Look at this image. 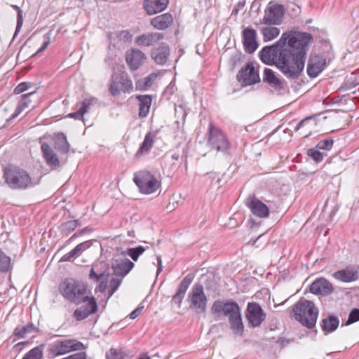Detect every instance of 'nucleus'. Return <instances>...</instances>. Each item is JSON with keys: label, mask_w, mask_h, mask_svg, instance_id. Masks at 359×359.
<instances>
[{"label": "nucleus", "mask_w": 359, "mask_h": 359, "mask_svg": "<svg viewBox=\"0 0 359 359\" xmlns=\"http://www.w3.org/2000/svg\"><path fill=\"white\" fill-rule=\"evenodd\" d=\"M312 41V34L309 32H284L274 44L262 48L259 59L266 65L274 64L287 79L296 80L304 69L306 55Z\"/></svg>", "instance_id": "f257e3e1"}, {"label": "nucleus", "mask_w": 359, "mask_h": 359, "mask_svg": "<svg viewBox=\"0 0 359 359\" xmlns=\"http://www.w3.org/2000/svg\"><path fill=\"white\" fill-rule=\"evenodd\" d=\"M290 315L303 326L312 329L316 324L318 309L312 301L301 298L292 306Z\"/></svg>", "instance_id": "f03ea898"}, {"label": "nucleus", "mask_w": 359, "mask_h": 359, "mask_svg": "<svg viewBox=\"0 0 359 359\" xmlns=\"http://www.w3.org/2000/svg\"><path fill=\"white\" fill-rule=\"evenodd\" d=\"M6 183L12 189H26L39 184V181L32 180L29 174L22 168L15 165H8L4 170Z\"/></svg>", "instance_id": "7ed1b4c3"}, {"label": "nucleus", "mask_w": 359, "mask_h": 359, "mask_svg": "<svg viewBox=\"0 0 359 359\" xmlns=\"http://www.w3.org/2000/svg\"><path fill=\"white\" fill-rule=\"evenodd\" d=\"M59 291L65 299L76 305L85 303L86 299L90 297L86 295V285L74 278H66L62 281L59 285Z\"/></svg>", "instance_id": "20e7f679"}, {"label": "nucleus", "mask_w": 359, "mask_h": 359, "mask_svg": "<svg viewBox=\"0 0 359 359\" xmlns=\"http://www.w3.org/2000/svg\"><path fill=\"white\" fill-rule=\"evenodd\" d=\"M86 348V346L82 342L75 339L57 340L49 344L48 354L49 358H55L72 351H81Z\"/></svg>", "instance_id": "39448f33"}, {"label": "nucleus", "mask_w": 359, "mask_h": 359, "mask_svg": "<svg viewBox=\"0 0 359 359\" xmlns=\"http://www.w3.org/2000/svg\"><path fill=\"white\" fill-rule=\"evenodd\" d=\"M207 137L208 144L212 149L226 153L231 147V143L226 134L212 122L209 123Z\"/></svg>", "instance_id": "423d86ee"}, {"label": "nucleus", "mask_w": 359, "mask_h": 359, "mask_svg": "<svg viewBox=\"0 0 359 359\" xmlns=\"http://www.w3.org/2000/svg\"><path fill=\"white\" fill-rule=\"evenodd\" d=\"M133 182L138 187L139 191L144 194H153L161 187V182L147 170L135 172Z\"/></svg>", "instance_id": "0eeeda50"}, {"label": "nucleus", "mask_w": 359, "mask_h": 359, "mask_svg": "<svg viewBox=\"0 0 359 359\" xmlns=\"http://www.w3.org/2000/svg\"><path fill=\"white\" fill-rule=\"evenodd\" d=\"M189 308L196 313H205L208 297L204 292V287L201 283H195L188 295Z\"/></svg>", "instance_id": "6e6552de"}, {"label": "nucleus", "mask_w": 359, "mask_h": 359, "mask_svg": "<svg viewBox=\"0 0 359 359\" xmlns=\"http://www.w3.org/2000/svg\"><path fill=\"white\" fill-rule=\"evenodd\" d=\"M211 311L217 317H227L229 320L241 312L238 304L235 301L220 299L213 302Z\"/></svg>", "instance_id": "1a4fd4ad"}, {"label": "nucleus", "mask_w": 359, "mask_h": 359, "mask_svg": "<svg viewBox=\"0 0 359 359\" xmlns=\"http://www.w3.org/2000/svg\"><path fill=\"white\" fill-rule=\"evenodd\" d=\"M133 88V82L126 72L116 73L111 76L109 92L112 96H117L121 91L130 92Z\"/></svg>", "instance_id": "9d476101"}, {"label": "nucleus", "mask_w": 359, "mask_h": 359, "mask_svg": "<svg viewBox=\"0 0 359 359\" xmlns=\"http://www.w3.org/2000/svg\"><path fill=\"white\" fill-rule=\"evenodd\" d=\"M262 82L271 93L278 95H283L286 91L285 81L278 78L271 69H264Z\"/></svg>", "instance_id": "9b49d317"}, {"label": "nucleus", "mask_w": 359, "mask_h": 359, "mask_svg": "<svg viewBox=\"0 0 359 359\" xmlns=\"http://www.w3.org/2000/svg\"><path fill=\"white\" fill-rule=\"evenodd\" d=\"M245 316L248 322V326L251 328L260 327L266 318V314L261 306L255 302L248 303Z\"/></svg>", "instance_id": "f8f14e48"}, {"label": "nucleus", "mask_w": 359, "mask_h": 359, "mask_svg": "<svg viewBox=\"0 0 359 359\" xmlns=\"http://www.w3.org/2000/svg\"><path fill=\"white\" fill-rule=\"evenodd\" d=\"M285 9L282 4H269L264 10V15L262 22L266 25H279L282 23Z\"/></svg>", "instance_id": "ddd939ff"}, {"label": "nucleus", "mask_w": 359, "mask_h": 359, "mask_svg": "<svg viewBox=\"0 0 359 359\" xmlns=\"http://www.w3.org/2000/svg\"><path fill=\"white\" fill-rule=\"evenodd\" d=\"M236 79L242 86H249L260 82L259 72L255 70L252 62H247L245 67L239 70Z\"/></svg>", "instance_id": "4468645a"}, {"label": "nucleus", "mask_w": 359, "mask_h": 359, "mask_svg": "<svg viewBox=\"0 0 359 359\" xmlns=\"http://www.w3.org/2000/svg\"><path fill=\"white\" fill-rule=\"evenodd\" d=\"M327 66L326 57L323 54L312 52L307 62V74L311 79L316 78Z\"/></svg>", "instance_id": "2eb2a0df"}, {"label": "nucleus", "mask_w": 359, "mask_h": 359, "mask_svg": "<svg viewBox=\"0 0 359 359\" xmlns=\"http://www.w3.org/2000/svg\"><path fill=\"white\" fill-rule=\"evenodd\" d=\"M135 264L128 258H115L111 262L113 274L123 278L134 268Z\"/></svg>", "instance_id": "dca6fc26"}, {"label": "nucleus", "mask_w": 359, "mask_h": 359, "mask_svg": "<svg viewBox=\"0 0 359 359\" xmlns=\"http://www.w3.org/2000/svg\"><path fill=\"white\" fill-rule=\"evenodd\" d=\"M87 304L75 309L73 317L77 320L81 321L88 318L90 314L95 313L97 311V304L94 297L86 299Z\"/></svg>", "instance_id": "f3484780"}, {"label": "nucleus", "mask_w": 359, "mask_h": 359, "mask_svg": "<svg viewBox=\"0 0 359 359\" xmlns=\"http://www.w3.org/2000/svg\"><path fill=\"white\" fill-rule=\"evenodd\" d=\"M245 205L254 215L259 218L267 217L269 215L268 206L255 196H249L246 200Z\"/></svg>", "instance_id": "a211bd4d"}, {"label": "nucleus", "mask_w": 359, "mask_h": 359, "mask_svg": "<svg viewBox=\"0 0 359 359\" xmlns=\"http://www.w3.org/2000/svg\"><path fill=\"white\" fill-rule=\"evenodd\" d=\"M243 44L247 53L252 54L255 52L259 46L255 29L248 27L243 31Z\"/></svg>", "instance_id": "6ab92c4d"}, {"label": "nucleus", "mask_w": 359, "mask_h": 359, "mask_svg": "<svg viewBox=\"0 0 359 359\" xmlns=\"http://www.w3.org/2000/svg\"><path fill=\"white\" fill-rule=\"evenodd\" d=\"M146 59L145 54L137 48H132L126 53V60L129 68L134 71L139 69Z\"/></svg>", "instance_id": "aec40b11"}, {"label": "nucleus", "mask_w": 359, "mask_h": 359, "mask_svg": "<svg viewBox=\"0 0 359 359\" xmlns=\"http://www.w3.org/2000/svg\"><path fill=\"white\" fill-rule=\"evenodd\" d=\"M332 284L325 278H319L310 285V292L315 294L328 295L333 292Z\"/></svg>", "instance_id": "412c9836"}, {"label": "nucleus", "mask_w": 359, "mask_h": 359, "mask_svg": "<svg viewBox=\"0 0 359 359\" xmlns=\"http://www.w3.org/2000/svg\"><path fill=\"white\" fill-rule=\"evenodd\" d=\"M194 280V276L191 273L187 274L177 287L176 292L172 297L171 302L180 307L182 302L185 296L190 284Z\"/></svg>", "instance_id": "4be33fe9"}, {"label": "nucleus", "mask_w": 359, "mask_h": 359, "mask_svg": "<svg viewBox=\"0 0 359 359\" xmlns=\"http://www.w3.org/2000/svg\"><path fill=\"white\" fill-rule=\"evenodd\" d=\"M108 38L111 45L120 48L125 43L132 41L133 34L128 30H121L109 34Z\"/></svg>", "instance_id": "5701e85b"}, {"label": "nucleus", "mask_w": 359, "mask_h": 359, "mask_svg": "<svg viewBox=\"0 0 359 359\" xmlns=\"http://www.w3.org/2000/svg\"><path fill=\"white\" fill-rule=\"evenodd\" d=\"M41 149L46 164L51 167L52 169H56L62 165V163L60 161L58 156L48 144L46 142L42 143Z\"/></svg>", "instance_id": "b1692460"}, {"label": "nucleus", "mask_w": 359, "mask_h": 359, "mask_svg": "<svg viewBox=\"0 0 359 359\" xmlns=\"http://www.w3.org/2000/svg\"><path fill=\"white\" fill-rule=\"evenodd\" d=\"M170 53L169 46L166 43L163 42L158 47L151 50V57L156 64L163 65L167 62Z\"/></svg>", "instance_id": "393cba45"}, {"label": "nucleus", "mask_w": 359, "mask_h": 359, "mask_svg": "<svg viewBox=\"0 0 359 359\" xmlns=\"http://www.w3.org/2000/svg\"><path fill=\"white\" fill-rule=\"evenodd\" d=\"M169 0H144L143 8L148 15H154L166 9Z\"/></svg>", "instance_id": "a878e982"}, {"label": "nucleus", "mask_w": 359, "mask_h": 359, "mask_svg": "<svg viewBox=\"0 0 359 359\" xmlns=\"http://www.w3.org/2000/svg\"><path fill=\"white\" fill-rule=\"evenodd\" d=\"M173 22V17L170 13H165L157 15L150 20L151 25L158 30H165Z\"/></svg>", "instance_id": "bb28decb"}, {"label": "nucleus", "mask_w": 359, "mask_h": 359, "mask_svg": "<svg viewBox=\"0 0 359 359\" xmlns=\"http://www.w3.org/2000/svg\"><path fill=\"white\" fill-rule=\"evenodd\" d=\"M109 275V273L106 271L97 273L95 270V266H93L89 273V278L95 282L100 281L98 286L95 289V292H104L106 290Z\"/></svg>", "instance_id": "cd10ccee"}, {"label": "nucleus", "mask_w": 359, "mask_h": 359, "mask_svg": "<svg viewBox=\"0 0 359 359\" xmlns=\"http://www.w3.org/2000/svg\"><path fill=\"white\" fill-rule=\"evenodd\" d=\"M164 38V34L160 32L143 34L135 38V43L140 46H150Z\"/></svg>", "instance_id": "c85d7f7f"}, {"label": "nucleus", "mask_w": 359, "mask_h": 359, "mask_svg": "<svg viewBox=\"0 0 359 359\" xmlns=\"http://www.w3.org/2000/svg\"><path fill=\"white\" fill-rule=\"evenodd\" d=\"M97 102V99L94 97L84 99L81 102V107L75 112L69 113L67 116L75 120H82L83 115L88 111L90 106Z\"/></svg>", "instance_id": "c756f323"}, {"label": "nucleus", "mask_w": 359, "mask_h": 359, "mask_svg": "<svg viewBox=\"0 0 359 359\" xmlns=\"http://www.w3.org/2000/svg\"><path fill=\"white\" fill-rule=\"evenodd\" d=\"M135 99L139 102V117L145 118L151 108L152 96L150 95H137Z\"/></svg>", "instance_id": "7c9ffc66"}, {"label": "nucleus", "mask_w": 359, "mask_h": 359, "mask_svg": "<svg viewBox=\"0 0 359 359\" xmlns=\"http://www.w3.org/2000/svg\"><path fill=\"white\" fill-rule=\"evenodd\" d=\"M91 245L90 241H87L79 243L77 245L74 249H72L70 252L64 255L61 259L60 262H72L76 257L79 256L83 251L89 248Z\"/></svg>", "instance_id": "2f4dec72"}, {"label": "nucleus", "mask_w": 359, "mask_h": 359, "mask_svg": "<svg viewBox=\"0 0 359 359\" xmlns=\"http://www.w3.org/2000/svg\"><path fill=\"white\" fill-rule=\"evenodd\" d=\"M339 325V319L332 314L328 315L320 322V327L325 334L334 332L338 328Z\"/></svg>", "instance_id": "473e14b6"}, {"label": "nucleus", "mask_w": 359, "mask_h": 359, "mask_svg": "<svg viewBox=\"0 0 359 359\" xmlns=\"http://www.w3.org/2000/svg\"><path fill=\"white\" fill-rule=\"evenodd\" d=\"M53 147L57 151L62 154H67L70 149V145L67 142V137L63 133H57L53 137Z\"/></svg>", "instance_id": "72a5a7b5"}, {"label": "nucleus", "mask_w": 359, "mask_h": 359, "mask_svg": "<svg viewBox=\"0 0 359 359\" xmlns=\"http://www.w3.org/2000/svg\"><path fill=\"white\" fill-rule=\"evenodd\" d=\"M358 271L353 269L339 270L333 273V277L341 282L350 283L358 279Z\"/></svg>", "instance_id": "f704fd0d"}, {"label": "nucleus", "mask_w": 359, "mask_h": 359, "mask_svg": "<svg viewBox=\"0 0 359 359\" xmlns=\"http://www.w3.org/2000/svg\"><path fill=\"white\" fill-rule=\"evenodd\" d=\"M32 332H39L40 330L39 328L35 327L33 323H28L23 327H16L14 329L13 336L14 337L13 341H15L20 339H24L27 337L28 334L32 333Z\"/></svg>", "instance_id": "c9c22d12"}, {"label": "nucleus", "mask_w": 359, "mask_h": 359, "mask_svg": "<svg viewBox=\"0 0 359 359\" xmlns=\"http://www.w3.org/2000/svg\"><path fill=\"white\" fill-rule=\"evenodd\" d=\"M154 136L155 135L152 134L151 132H149L145 135L144 139L135 154L137 157H140L144 154L149 153V151L151 150L154 145Z\"/></svg>", "instance_id": "e433bc0d"}, {"label": "nucleus", "mask_w": 359, "mask_h": 359, "mask_svg": "<svg viewBox=\"0 0 359 359\" xmlns=\"http://www.w3.org/2000/svg\"><path fill=\"white\" fill-rule=\"evenodd\" d=\"M231 330L233 334L238 336H243L245 327L242 320L241 312L229 320Z\"/></svg>", "instance_id": "4c0bfd02"}, {"label": "nucleus", "mask_w": 359, "mask_h": 359, "mask_svg": "<svg viewBox=\"0 0 359 359\" xmlns=\"http://www.w3.org/2000/svg\"><path fill=\"white\" fill-rule=\"evenodd\" d=\"M34 92L29 93L22 95L21 100L19 101L15 111L12 115L11 118H15L25 109L29 107L30 103L29 97L34 95Z\"/></svg>", "instance_id": "58836bf2"}, {"label": "nucleus", "mask_w": 359, "mask_h": 359, "mask_svg": "<svg viewBox=\"0 0 359 359\" xmlns=\"http://www.w3.org/2000/svg\"><path fill=\"white\" fill-rule=\"evenodd\" d=\"M79 225L80 223L78 219L69 220L62 223L59 226V229L63 236H67Z\"/></svg>", "instance_id": "ea45409f"}, {"label": "nucleus", "mask_w": 359, "mask_h": 359, "mask_svg": "<svg viewBox=\"0 0 359 359\" xmlns=\"http://www.w3.org/2000/svg\"><path fill=\"white\" fill-rule=\"evenodd\" d=\"M146 250V248L142 245L135 248H128L126 250L121 252L122 255L129 256L133 261L137 262L140 255Z\"/></svg>", "instance_id": "a19ab883"}, {"label": "nucleus", "mask_w": 359, "mask_h": 359, "mask_svg": "<svg viewBox=\"0 0 359 359\" xmlns=\"http://www.w3.org/2000/svg\"><path fill=\"white\" fill-rule=\"evenodd\" d=\"M264 27L261 29V32L263 34V39L264 41H272L276 38L279 34L280 30L276 27Z\"/></svg>", "instance_id": "79ce46f5"}, {"label": "nucleus", "mask_w": 359, "mask_h": 359, "mask_svg": "<svg viewBox=\"0 0 359 359\" xmlns=\"http://www.w3.org/2000/svg\"><path fill=\"white\" fill-rule=\"evenodd\" d=\"M45 345H39L26 353L22 359H43Z\"/></svg>", "instance_id": "37998d69"}, {"label": "nucleus", "mask_w": 359, "mask_h": 359, "mask_svg": "<svg viewBox=\"0 0 359 359\" xmlns=\"http://www.w3.org/2000/svg\"><path fill=\"white\" fill-rule=\"evenodd\" d=\"M12 269L11 259L0 248V272L7 273Z\"/></svg>", "instance_id": "c03bdc74"}, {"label": "nucleus", "mask_w": 359, "mask_h": 359, "mask_svg": "<svg viewBox=\"0 0 359 359\" xmlns=\"http://www.w3.org/2000/svg\"><path fill=\"white\" fill-rule=\"evenodd\" d=\"M156 77V74H151L148 76L145 77L142 81H139L136 83V89L140 90H147L152 86Z\"/></svg>", "instance_id": "a18cd8bd"}, {"label": "nucleus", "mask_w": 359, "mask_h": 359, "mask_svg": "<svg viewBox=\"0 0 359 359\" xmlns=\"http://www.w3.org/2000/svg\"><path fill=\"white\" fill-rule=\"evenodd\" d=\"M244 55L241 51L235 50L229 59V65L232 70L241 64Z\"/></svg>", "instance_id": "49530a36"}, {"label": "nucleus", "mask_w": 359, "mask_h": 359, "mask_svg": "<svg viewBox=\"0 0 359 359\" xmlns=\"http://www.w3.org/2000/svg\"><path fill=\"white\" fill-rule=\"evenodd\" d=\"M306 154L317 163L321 162L325 156V154L320 152V149H318L316 147L315 148L309 149L306 151Z\"/></svg>", "instance_id": "de8ad7c7"}, {"label": "nucleus", "mask_w": 359, "mask_h": 359, "mask_svg": "<svg viewBox=\"0 0 359 359\" xmlns=\"http://www.w3.org/2000/svg\"><path fill=\"white\" fill-rule=\"evenodd\" d=\"M333 144L334 140L332 138H327L319 141L316 147L320 150L330 151L332 149Z\"/></svg>", "instance_id": "09e8293b"}, {"label": "nucleus", "mask_w": 359, "mask_h": 359, "mask_svg": "<svg viewBox=\"0 0 359 359\" xmlns=\"http://www.w3.org/2000/svg\"><path fill=\"white\" fill-rule=\"evenodd\" d=\"M358 321H359V309L355 308L351 311L347 320L345 322V323L342 324V326L350 325Z\"/></svg>", "instance_id": "8fccbe9b"}, {"label": "nucleus", "mask_w": 359, "mask_h": 359, "mask_svg": "<svg viewBox=\"0 0 359 359\" xmlns=\"http://www.w3.org/2000/svg\"><path fill=\"white\" fill-rule=\"evenodd\" d=\"M121 278H113L110 280L109 283V287L110 289L109 290V298L111 297L113 294L117 290L118 287L120 286L121 282H122Z\"/></svg>", "instance_id": "3c124183"}, {"label": "nucleus", "mask_w": 359, "mask_h": 359, "mask_svg": "<svg viewBox=\"0 0 359 359\" xmlns=\"http://www.w3.org/2000/svg\"><path fill=\"white\" fill-rule=\"evenodd\" d=\"M107 359H126V355L116 349H110L109 353L106 354Z\"/></svg>", "instance_id": "603ef678"}, {"label": "nucleus", "mask_w": 359, "mask_h": 359, "mask_svg": "<svg viewBox=\"0 0 359 359\" xmlns=\"http://www.w3.org/2000/svg\"><path fill=\"white\" fill-rule=\"evenodd\" d=\"M15 10L17 11L18 15H17V25H16V29H15V35L17 34V32L21 29L22 22H23V18H22V11L20 8L18 6H13Z\"/></svg>", "instance_id": "864d4df0"}, {"label": "nucleus", "mask_w": 359, "mask_h": 359, "mask_svg": "<svg viewBox=\"0 0 359 359\" xmlns=\"http://www.w3.org/2000/svg\"><path fill=\"white\" fill-rule=\"evenodd\" d=\"M31 86L30 83L22 82L19 83L14 89L15 94H20L28 90Z\"/></svg>", "instance_id": "5fc2aeb1"}, {"label": "nucleus", "mask_w": 359, "mask_h": 359, "mask_svg": "<svg viewBox=\"0 0 359 359\" xmlns=\"http://www.w3.org/2000/svg\"><path fill=\"white\" fill-rule=\"evenodd\" d=\"M44 42L43 43V45L41 46V48L35 53L32 55V57H34L35 55H36L37 54L43 52V50H45L48 46L49 45L50 43V33H46L44 36Z\"/></svg>", "instance_id": "6e6d98bb"}, {"label": "nucleus", "mask_w": 359, "mask_h": 359, "mask_svg": "<svg viewBox=\"0 0 359 359\" xmlns=\"http://www.w3.org/2000/svg\"><path fill=\"white\" fill-rule=\"evenodd\" d=\"M93 231V228L90 226H86L82 229L79 230L77 232H76L74 235H72L70 238L69 239V241L74 240V238L82 236L84 233H89Z\"/></svg>", "instance_id": "4d7b16f0"}, {"label": "nucleus", "mask_w": 359, "mask_h": 359, "mask_svg": "<svg viewBox=\"0 0 359 359\" xmlns=\"http://www.w3.org/2000/svg\"><path fill=\"white\" fill-rule=\"evenodd\" d=\"M354 79L355 76L353 77L352 76L346 79L345 85L347 86L348 89H351L353 87H355L359 83L358 81H355Z\"/></svg>", "instance_id": "13d9d810"}, {"label": "nucleus", "mask_w": 359, "mask_h": 359, "mask_svg": "<svg viewBox=\"0 0 359 359\" xmlns=\"http://www.w3.org/2000/svg\"><path fill=\"white\" fill-rule=\"evenodd\" d=\"M315 116H316V115H312V116H307V117L304 118V119L301 120L295 126L294 130H299L306 123L313 119L315 118Z\"/></svg>", "instance_id": "bf43d9fd"}, {"label": "nucleus", "mask_w": 359, "mask_h": 359, "mask_svg": "<svg viewBox=\"0 0 359 359\" xmlns=\"http://www.w3.org/2000/svg\"><path fill=\"white\" fill-rule=\"evenodd\" d=\"M260 8H261V3L259 2V1L255 0L251 4L250 11L252 12H255V13H258L260 11Z\"/></svg>", "instance_id": "052dcab7"}, {"label": "nucleus", "mask_w": 359, "mask_h": 359, "mask_svg": "<svg viewBox=\"0 0 359 359\" xmlns=\"http://www.w3.org/2000/svg\"><path fill=\"white\" fill-rule=\"evenodd\" d=\"M143 306H138L135 310H133L129 315L130 319H135L140 316L142 312Z\"/></svg>", "instance_id": "680f3d73"}, {"label": "nucleus", "mask_w": 359, "mask_h": 359, "mask_svg": "<svg viewBox=\"0 0 359 359\" xmlns=\"http://www.w3.org/2000/svg\"><path fill=\"white\" fill-rule=\"evenodd\" d=\"M175 86L174 85H171V83H170L169 86H168L166 87V88L164 90V92L163 93L165 95H172L174 93H175Z\"/></svg>", "instance_id": "e2e57ef3"}, {"label": "nucleus", "mask_w": 359, "mask_h": 359, "mask_svg": "<svg viewBox=\"0 0 359 359\" xmlns=\"http://www.w3.org/2000/svg\"><path fill=\"white\" fill-rule=\"evenodd\" d=\"M292 341V339H285L284 337H280V338L278 339L277 342L278 344H280L282 346H285L286 345L290 344V341Z\"/></svg>", "instance_id": "0e129e2a"}, {"label": "nucleus", "mask_w": 359, "mask_h": 359, "mask_svg": "<svg viewBox=\"0 0 359 359\" xmlns=\"http://www.w3.org/2000/svg\"><path fill=\"white\" fill-rule=\"evenodd\" d=\"M205 177L210 179V182H212L215 179L218 178V175L216 172H207Z\"/></svg>", "instance_id": "69168bd1"}, {"label": "nucleus", "mask_w": 359, "mask_h": 359, "mask_svg": "<svg viewBox=\"0 0 359 359\" xmlns=\"http://www.w3.org/2000/svg\"><path fill=\"white\" fill-rule=\"evenodd\" d=\"M157 260H158V268H157L156 273L158 274L162 271V269H163L162 260H161V258L160 256H158L157 257Z\"/></svg>", "instance_id": "338daca9"}, {"label": "nucleus", "mask_w": 359, "mask_h": 359, "mask_svg": "<svg viewBox=\"0 0 359 359\" xmlns=\"http://www.w3.org/2000/svg\"><path fill=\"white\" fill-rule=\"evenodd\" d=\"M171 158L173 160L177 161L180 158V155L177 153H175V154H172Z\"/></svg>", "instance_id": "774afa93"}]
</instances>
